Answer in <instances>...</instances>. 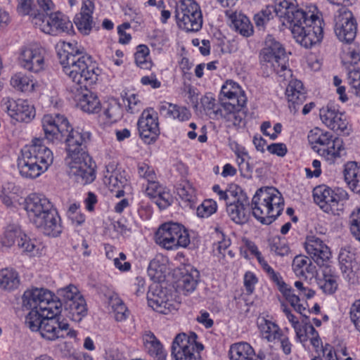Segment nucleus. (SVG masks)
Here are the masks:
<instances>
[{"label":"nucleus","mask_w":360,"mask_h":360,"mask_svg":"<svg viewBox=\"0 0 360 360\" xmlns=\"http://www.w3.org/2000/svg\"><path fill=\"white\" fill-rule=\"evenodd\" d=\"M24 209L30 222L44 234L58 237L63 232L60 217L45 196L37 193L29 195L25 200Z\"/></svg>","instance_id":"3"},{"label":"nucleus","mask_w":360,"mask_h":360,"mask_svg":"<svg viewBox=\"0 0 360 360\" xmlns=\"http://www.w3.org/2000/svg\"><path fill=\"white\" fill-rule=\"evenodd\" d=\"M137 172L139 177L145 179L147 183L157 179L154 169L145 162L138 164Z\"/></svg>","instance_id":"62"},{"label":"nucleus","mask_w":360,"mask_h":360,"mask_svg":"<svg viewBox=\"0 0 360 360\" xmlns=\"http://www.w3.org/2000/svg\"><path fill=\"white\" fill-rule=\"evenodd\" d=\"M72 43H65L63 50L58 52L60 63L63 72L80 89H87L96 82L101 70L91 56L83 55L75 49Z\"/></svg>","instance_id":"2"},{"label":"nucleus","mask_w":360,"mask_h":360,"mask_svg":"<svg viewBox=\"0 0 360 360\" xmlns=\"http://www.w3.org/2000/svg\"><path fill=\"white\" fill-rule=\"evenodd\" d=\"M278 290L282 294L284 299L290 303L291 307H293L297 312L307 317V315L304 314L306 308L300 303V295L296 294L295 289L285 283Z\"/></svg>","instance_id":"43"},{"label":"nucleus","mask_w":360,"mask_h":360,"mask_svg":"<svg viewBox=\"0 0 360 360\" xmlns=\"http://www.w3.org/2000/svg\"><path fill=\"white\" fill-rule=\"evenodd\" d=\"M349 314L352 322L360 333V300H356L352 304Z\"/></svg>","instance_id":"64"},{"label":"nucleus","mask_w":360,"mask_h":360,"mask_svg":"<svg viewBox=\"0 0 360 360\" xmlns=\"http://www.w3.org/2000/svg\"><path fill=\"white\" fill-rule=\"evenodd\" d=\"M20 283L19 273L13 267H5L0 269V289L5 291H13L17 289Z\"/></svg>","instance_id":"36"},{"label":"nucleus","mask_w":360,"mask_h":360,"mask_svg":"<svg viewBox=\"0 0 360 360\" xmlns=\"http://www.w3.org/2000/svg\"><path fill=\"white\" fill-rule=\"evenodd\" d=\"M18 246L30 256L34 257L39 255L40 243L36 239L30 238L25 234L21 236L18 241Z\"/></svg>","instance_id":"52"},{"label":"nucleus","mask_w":360,"mask_h":360,"mask_svg":"<svg viewBox=\"0 0 360 360\" xmlns=\"http://www.w3.org/2000/svg\"><path fill=\"white\" fill-rule=\"evenodd\" d=\"M103 181L110 191H113L117 189V197L124 195V192L122 188L127 184V179L122 174L120 170L114 169L112 165L107 166Z\"/></svg>","instance_id":"32"},{"label":"nucleus","mask_w":360,"mask_h":360,"mask_svg":"<svg viewBox=\"0 0 360 360\" xmlns=\"http://www.w3.org/2000/svg\"><path fill=\"white\" fill-rule=\"evenodd\" d=\"M40 290V296L38 298L39 309L44 313L49 312L54 314H60L62 308V302L56 300L52 292L44 288H38Z\"/></svg>","instance_id":"31"},{"label":"nucleus","mask_w":360,"mask_h":360,"mask_svg":"<svg viewBox=\"0 0 360 360\" xmlns=\"http://www.w3.org/2000/svg\"><path fill=\"white\" fill-rule=\"evenodd\" d=\"M91 135L87 131H72L65 139L67 172L70 178L82 185L90 184L96 178L91 159L83 148L90 140Z\"/></svg>","instance_id":"1"},{"label":"nucleus","mask_w":360,"mask_h":360,"mask_svg":"<svg viewBox=\"0 0 360 360\" xmlns=\"http://www.w3.org/2000/svg\"><path fill=\"white\" fill-rule=\"evenodd\" d=\"M155 242L166 250H176L186 248L190 244V236L183 225L167 222L162 224L156 231Z\"/></svg>","instance_id":"10"},{"label":"nucleus","mask_w":360,"mask_h":360,"mask_svg":"<svg viewBox=\"0 0 360 360\" xmlns=\"http://www.w3.org/2000/svg\"><path fill=\"white\" fill-rule=\"evenodd\" d=\"M215 101L212 96H205L201 98L202 105L210 119L222 120L228 124V127H239L242 124V118L235 115L234 112H228L222 102L219 105Z\"/></svg>","instance_id":"20"},{"label":"nucleus","mask_w":360,"mask_h":360,"mask_svg":"<svg viewBox=\"0 0 360 360\" xmlns=\"http://www.w3.org/2000/svg\"><path fill=\"white\" fill-rule=\"evenodd\" d=\"M215 233L219 238V240L214 244V252H217L219 254L222 255L224 257L226 250L231 245V240L229 238L226 237L225 235L218 229H215Z\"/></svg>","instance_id":"61"},{"label":"nucleus","mask_w":360,"mask_h":360,"mask_svg":"<svg viewBox=\"0 0 360 360\" xmlns=\"http://www.w3.org/2000/svg\"><path fill=\"white\" fill-rule=\"evenodd\" d=\"M78 105L83 111L88 113H97L101 108L98 96L92 92L84 94L79 98Z\"/></svg>","instance_id":"46"},{"label":"nucleus","mask_w":360,"mask_h":360,"mask_svg":"<svg viewBox=\"0 0 360 360\" xmlns=\"http://www.w3.org/2000/svg\"><path fill=\"white\" fill-rule=\"evenodd\" d=\"M33 25L41 32L51 35L68 32L72 27L71 21L65 15L55 11L45 15L41 13L39 18L34 16Z\"/></svg>","instance_id":"13"},{"label":"nucleus","mask_w":360,"mask_h":360,"mask_svg":"<svg viewBox=\"0 0 360 360\" xmlns=\"http://www.w3.org/2000/svg\"><path fill=\"white\" fill-rule=\"evenodd\" d=\"M10 84L15 91L26 94L34 92L38 86L37 82L33 76L21 72H17L11 77Z\"/></svg>","instance_id":"34"},{"label":"nucleus","mask_w":360,"mask_h":360,"mask_svg":"<svg viewBox=\"0 0 360 360\" xmlns=\"http://www.w3.org/2000/svg\"><path fill=\"white\" fill-rule=\"evenodd\" d=\"M333 137L330 132L316 127L309 131L308 141L312 148L317 152V148H324Z\"/></svg>","instance_id":"44"},{"label":"nucleus","mask_w":360,"mask_h":360,"mask_svg":"<svg viewBox=\"0 0 360 360\" xmlns=\"http://www.w3.org/2000/svg\"><path fill=\"white\" fill-rule=\"evenodd\" d=\"M272 8L276 15L281 20L283 19V24L286 23L289 29L291 28V25L304 19L305 13L308 11L299 8L296 0H275Z\"/></svg>","instance_id":"21"},{"label":"nucleus","mask_w":360,"mask_h":360,"mask_svg":"<svg viewBox=\"0 0 360 360\" xmlns=\"http://www.w3.org/2000/svg\"><path fill=\"white\" fill-rule=\"evenodd\" d=\"M94 10V0H82L80 11L75 16V26L84 35L89 34L93 27H95L93 18Z\"/></svg>","instance_id":"25"},{"label":"nucleus","mask_w":360,"mask_h":360,"mask_svg":"<svg viewBox=\"0 0 360 360\" xmlns=\"http://www.w3.org/2000/svg\"><path fill=\"white\" fill-rule=\"evenodd\" d=\"M62 302L65 310L75 321H80L87 314V307L84 298L73 285H70L60 290Z\"/></svg>","instance_id":"14"},{"label":"nucleus","mask_w":360,"mask_h":360,"mask_svg":"<svg viewBox=\"0 0 360 360\" xmlns=\"http://www.w3.org/2000/svg\"><path fill=\"white\" fill-rule=\"evenodd\" d=\"M137 126L140 137L146 143L150 144L157 140L160 128L158 113L153 108H148L142 112Z\"/></svg>","instance_id":"17"},{"label":"nucleus","mask_w":360,"mask_h":360,"mask_svg":"<svg viewBox=\"0 0 360 360\" xmlns=\"http://www.w3.org/2000/svg\"><path fill=\"white\" fill-rule=\"evenodd\" d=\"M253 216L262 224H271L283 212L284 200L274 187L261 188L252 199Z\"/></svg>","instance_id":"5"},{"label":"nucleus","mask_w":360,"mask_h":360,"mask_svg":"<svg viewBox=\"0 0 360 360\" xmlns=\"http://www.w3.org/2000/svg\"><path fill=\"white\" fill-rule=\"evenodd\" d=\"M259 328L262 337L269 342L281 338V331L279 326L271 321L262 319L259 323Z\"/></svg>","instance_id":"47"},{"label":"nucleus","mask_w":360,"mask_h":360,"mask_svg":"<svg viewBox=\"0 0 360 360\" xmlns=\"http://www.w3.org/2000/svg\"><path fill=\"white\" fill-rule=\"evenodd\" d=\"M334 31L338 39L349 44L356 35L357 24L352 13L347 8H341L335 16Z\"/></svg>","instance_id":"16"},{"label":"nucleus","mask_w":360,"mask_h":360,"mask_svg":"<svg viewBox=\"0 0 360 360\" xmlns=\"http://www.w3.org/2000/svg\"><path fill=\"white\" fill-rule=\"evenodd\" d=\"M108 122H116L121 117V108L115 101L107 103L103 106V111L101 115Z\"/></svg>","instance_id":"55"},{"label":"nucleus","mask_w":360,"mask_h":360,"mask_svg":"<svg viewBox=\"0 0 360 360\" xmlns=\"http://www.w3.org/2000/svg\"><path fill=\"white\" fill-rule=\"evenodd\" d=\"M344 176L349 188L355 193H360V164L349 162L345 165Z\"/></svg>","instance_id":"39"},{"label":"nucleus","mask_w":360,"mask_h":360,"mask_svg":"<svg viewBox=\"0 0 360 360\" xmlns=\"http://www.w3.org/2000/svg\"><path fill=\"white\" fill-rule=\"evenodd\" d=\"M260 58L262 62L266 63V67L277 75L279 82H284L292 76L291 70L288 67V58L284 48L272 36L266 37Z\"/></svg>","instance_id":"7"},{"label":"nucleus","mask_w":360,"mask_h":360,"mask_svg":"<svg viewBox=\"0 0 360 360\" xmlns=\"http://www.w3.org/2000/svg\"><path fill=\"white\" fill-rule=\"evenodd\" d=\"M270 250L276 255L283 257L290 252V248L284 238H274L271 244Z\"/></svg>","instance_id":"59"},{"label":"nucleus","mask_w":360,"mask_h":360,"mask_svg":"<svg viewBox=\"0 0 360 360\" xmlns=\"http://www.w3.org/2000/svg\"><path fill=\"white\" fill-rule=\"evenodd\" d=\"M177 194L179 198L193 204L196 200V192L193 185L188 181H183L177 188Z\"/></svg>","instance_id":"53"},{"label":"nucleus","mask_w":360,"mask_h":360,"mask_svg":"<svg viewBox=\"0 0 360 360\" xmlns=\"http://www.w3.org/2000/svg\"><path fill=\"white\" fill-rule=\"evenodd\" d=\"M229 352L230 360H257L254 349L248 342H240L233 344Z\"/></svg>","instance_id":"37"},{"label":"nucleus","mask_w":360,"mask_h":360,"mask_svg":"<svg viewBox=\"0 0 360 360\" xmlns=\"http://www.w3.org/2000/svg\"><path fill=\"white\" fill-rule=\"evenodd\" d=\"M148 304L154 311L167 314L170 311V304L165 297V294L159 289L149 291L147 294Z\"/></svg>","instance_id":"40"},{"label":"nucleus","mask_w":360,"mask_h":360,"mask_svg":"<svg viewBox=\"0 0 360 360\" xmlns=\"http://www.w3.org/2000/svg\"><path fill=\"white\" fill-rule=\"evenodd\" d=\"M195 333L178 334L172 342V356L174 360H201L200 352L204 346L197 342Z\"/></svg>","instance_id":"11"},{"label":"nucleus","mask_w":360,"mask_h":360,"mask_svg":"<svg viewBox=\"0 0 360 360\" xmlns=\"http://www.w3.org/2000/svg\"><path fill=\"white\" fill-rule=\"evenodd\" d=\"M174 17L179 27L187 32H198L202 28V14L195 0L176 1Z\"/></svg>","instance_id":"8"},{"label":"nucleus","mask_w":360,"mask_h":360,"mask_svg":"<svg viewBox=\"0 0 360 360\" xmlns=\"http://www.w3.org/2000/svg\"><path fill=\"white\" fill-rule=\"evenodd\" d=\"M40 290L37 288L25 290L22 297V306L27 310H39L38 307V298L40 296Z\"/></svg>","instance_id":"50"},{"label":"nucleus","mask_w":360,"mask_h":360,"mask_svg":"<svg viewBox=\"0 0 360 360\" xmlns=\"http://www.w3.org/2000/svg\"><path fill=\"white\" fill-rule=\"evenodd\" d=\"M233 152L236 157V162L241 176L247 179L251 178L253 167L250 163L251 158L247 150L244 147L236 144Z\"/></svg>","instance_id":"38"},{"label":"nucleus","mask_w":360,"mask_h":360,"mask_svg":"<svg viewBox=\"0 0 360 360\" xmlns=\"http://www.w3.org/2000/svg\"><path fill=\"white\" fill-rule=\"evenodd\" d=\"M1 106L7 114L18 122H28L35 116L33 105L27 100L6 97L2 99Z\"/></svg>","instance_id":"22"},{"label":"nucleus","mask_w":360,"mask_h":360,"mask_svg":"<svg viewBox=\"0 0 360 360\" xmlns=\"http://www.w3.org/2000/svg\"><path fill=\"white\" fill-rule=\"evenodd\" d=\"M123 101L127 112L132 114L139 112L143 106V103L139 98V96L135 94L127 95L123 99Z\"/></svg>","instance_id":"58"},{"label":"nucleus","mask_w":360,"mask_h":360,"mask_svg":"<svg viewBox=\"0 0 360 360\" xmlns=\"http://www.w3.org/2000/svg\"><path fill=\"white\" fill-rule=\"evenodd\" d=\"M313 197L314 202L323 212L340 215L344 210V204L348 200L349 195L342 188L333 190L325 185H321L314 188Z\"/></svg>","instance_id":"9"},{"label":"nucleus","mask_w":360,"mask_h":360,"mask_svg":"<svg viewBox=\"0 0 360 360\" xmlns=\"http://www.w3.org/2000/svg\"><path fill=\"white\" fill-rule=\"evenodd\" d=\"M291 79L289 81L285 89V95L289 103V108L295 112L298 110L300 105H302L306 100V91L300 80ZM289 78L287 79L288 80Z\"/></svg>","instance_id":"28"},{"label":"nucleus","mask_w":360,"mask_h":360,"mask_svg":"<svg viewBox=\"0 0 360 360\" xmlns=\"http://www.w3.org/2000/svg\"><path fill=\"white\" fill-rule=\"evenodd\" d=\"M292 270L297 276L307 278L308 276H313L316 271V266L312 264L311 260L303 255L295 257L292 264Z\"/></svg>","instance_id":"41"},{"label":"nucleus","mask_w":360,"mask_h":360,"mask_svg":"<svg viewBox=\"0 0 360 360\" xmlns=\"http://www.w3.org/2000/svg\"><path fill=\"white\" fill-rule=\"evenodd\" d=\"M16 11L20 15H28L33 24L34 16L39 18L41 13L37 11L34 7L32 6V0H17Z\"/></svg>","instance_id":"56"},{"label":"nucleus","mask_w":360,"mask_h":360,"mask_svg":"<svg viewBox=\"0 0 360 360\" xmlns=\"http://www.w3.org/2000/svg\"><path fill=\"white\" fill-rule=\"evenodd\" d=\"M19 188L14 183L7 182L4 184L0 191V200L7 207H13L14 202L18 197Z\"/></svg>","instance_id":"45"},{"label":"nucleus","mask_w":360,"mask_h":360,"mask_svg":"<svg viewBox=\"0 0 360 360\" xmlns=\"http://www.w3.org/2000/svg\"><path fill=\"white\" fill-rule=\"evenodd\" d=\"M349 226L352 236L360 241V207L355 208L350 214Z\"/></svg>","instance_id":"60"},{"label":"nucleus","mask_w":360,"mask_h":360,"mask_svg":"<svg viewBox=\"0 0 360 360\" xmlns=\"http://www.w3.org/2000/svg\"><path fill=\"white\" fill-rule=\"evenodd\" d=\"M320 267V272L317 274L316 278V283L323 292L332 295L335 292L338 287L335 271L328 264Z\"/></svg>","instance_id":"27"},{"label":"nucleus","mask_w":360,"mask_h":360,"mask_svg":"<svg viewBox=\"0 0 360 360\" xmlns=\"http://www.w3.org/2000/svg\"><path fill=\"white\" fill-rule=\"evenodd\" d=\"M53 161L51 150L43 143V139L35 138L21 149L18 168L22 177L35 179L45 172Z\"/></svg>","instance_id":"4"},{"label":"nucleus","mask_w":360,"mask_h":360,"mask_svg":"<svg viewBox=\"0 0 360 360\" xmlns=\"http://www.w3.org/2000/svg\"><path fill=\"white\" fill-rule=\"evenodd\" d=\"M217 209V202L212 199H207L198 207L196 213L200 217L207 218L214 214Z\"/></svg>","instance_id":"57"},{"label":"nucleus","mask_w":360,"mask_h":360,"mask_svg":"<svg viewBox=\"0 0 360 360\" xmlns=\"http://www.w3.org/2000/svg\"><path fill=\"white\" fill-rule=\"evenodd\" d=\"M339 259L341 269L344 273L347 274V276L349 280L353 283L357 281L360 276V269L358 267L357 263L347 261L346 259V255L343 252L340 253Z\"/></svg>","instance_id":"49"},{"label":"nucleus","mask_w":360,"mask_h":360,"mask_svg":"<svg viewBox=\"0 0 360 360\" xmlns=\"http://www.w3.org/2000/svg\"><path fill=\"white\" fill-rule=\"evenodd\" d=\"M238 190L239 192L234 200H231L226 204V211L232 221L236 224H243L248 220L249 200L241 189Z\"/></svg>","instance_id":"24"},{"label":"nucleus","mask_w":360,"mask_h":360,"mask_svg":"<svg viewBox=\"0 0 360 360\" xmlns=\"http://www.w3.org/2000/svg\"><path fill=\"white\" fill-rule=\"evenodd\" d=\"M305 250L319 266L328 264L331 256L329 248L323 240L316 236L307 238L305 243Z\"/></svg>","instance_id":"26"},{"label":"nucleus","mask_w":360,"mask_h":360,"mask_svg":"<svg viewBox=\"0 0 360 360\" xmlns=\"http://www.w3.org/2000/svg\"><path fill=\"white\" fill-rule=\"evenodd\" d=\"M60 314L47 312L44 317V321L38 330L41 337L48 340H55L59 338H63L65 333L70 337L75 336V331H69V324L63 321H60Z\"/></svg>","instance_id":"18"},{"label":"nucleus","mask_w":360,"mask_h":360,"mask_svg":"<svg viewBox=\"0 0 360 360\" xmlns=\"http://www.w3.org/2000/svg\"><path fill=\"white\" fill-rule=\"evenodd\" d=\"M149 49L144 44H140L136 48L134 53L136 64L142 69H149L151 67V62L149 60Z\"/></svg>","instance_id":"54"},{"label":"nucleus","mask_w":360,"mask_h":360,"mask_svg":"<svg viewBox=\"0 0 360 360\" xmlns=\"http://www.w3.org/2000/svg\"><path fill=\"white\" fill-rule=\"evenodd\" d=\"M41 125L45 139L55 143L61 141L64 137L75 131L68 119L60 114L45 115L41 120Z\"/></svg>","instance_id":"12"},{"label":"nucleus","mask_w":360,"mask_h":360,"mask_svg":"<svg viewBox=\"0 0 360 360\" xmlns=\"http://www.w3.org/2000/svg\"><path fill=\"white\" fill-rule=\"evenodd\" d=\"M154 202L160 210H165L171 205L173 202V197L169 190L166 188L154 198Z\"/></svg>","instance_id":"63"},{"label":"nucleus","mask_w":360,"mask_h":360,"mask_svg":"<svg viewBox=\"0 0 360 360\" xmlns=\"http://www.w3.org/2000/svg\"><path fill=\"white\" fill-rule=\"evenodd\" d=\"M143 342L145 349L150 356L157 360H166L167 352L153 333L145 332L143 335Z\"/></svg>","instance_id":"35"},{"label":"nucleus","mask_w":360,"mask_h":360,"mask_svg":"<svg viewBox=\"0 0 360 360\" xmlns=\"http://www.w3.org/2000/svg\"><path fill=\"white\" fill-rule=\"evenodd\" d=\"M198 278V271L191 268L190 270H186V272L184 274L181 278L179 280L177 288L185 295L191 293L197 287Z\"/></svg>","instance_id":"42"},{"label":"nucleus","mask_w":360,"mask_h":360,"mask_svg":"<svg viewBox=\"0 0 360 360\" xmlns=\"http://www.w3.org/2000/svg\"><path fill=\"white\" fill-rule=\"evenodd\" d=\"M322 122L338 134L348 135L351 128L345 113L340 112L335 106L328 105L320 110Z\"/></svg>","instance_id":"23"},{"label":"nucleus","mask_w":360,"mask_h":360,"mask_svg":"<svg viewBox=\"0 0 360 360\" xmlns=\"http://www.w3.org/2000/svg\"><path fill=\"white\" fill-rule=\"evenodd\" d=\"M22 235L18 224H8L4 228L1 243L4 246L11 247L15 243L16 238H20Z\"/></svg>","instance_id":"48"},{"label":"nucleus","mask_w":360,"mask_h":360,"mask_svg":"<svg viewBox=\"0 0 360 360\" xmlns=\"http://www.w3.org/2000/svg\"><path fill=\"white\" fill-rule=\"evenodd\" d=\"M347 80L352 92L360 97V54L355 51L348 53Z\"/></svg>","instance_id":"29"},{"label":"nucleus","mask_w":360,"mask_h":360,"mask_svg":"<svg viewBox=\"0 0 360 360\" xmlns=\"http://www.w3.org/2000/svg\"><path fill=\"white\" fill-rule=\"evenodd\" d=\"M226 15L231 21V26L242 36L248 37L253 34L252 25L246 15L232 11H227Z\"/></svg>","instance_id":"33"},{"label":"nucleus","mask_w":360,"mask_h":360,"mask_svg":"<svg viewBox=\"0 0 360 360\" xmlns=\"http://www.w3.org/2000/svg\"><path fill=\"white\" fill-rule=\"evenodd\" d=\"M46 313L37 309L30 310L25 317V325L30 330L38 332L40 329V326L44 321V317L46 316Z\"/></svg>","instance_id":"51"},{"label":"nucleus","mask_w":360,"mask_h":360,"mask_svg":"<svg viewBox=\"0 0 360 360\" xmlns=\"http://www.w3.org/2000/svg\"><path fill=\"white\" fill-rule=\"evenodd\" d=\"M317 153L330 164L335 163L338 159L345 154L342 140L333 137L324 148H317Z\"/></svg>","instance_id":"30"},{"label":"nucleus","mask_w":360,"mask_h":360,"mask_svg":"<svg viewBox=\"0 0 360 360\" xmlns=\"http://www.w3.org/2000/svg\"><path fill=\"white\" fill-rule=\"evenodd\" d=\"M220 96L221 102L224 103L228 112H234L235 115L242 118L243 123V115L240 109L246 103V97L240 86L236 82L228 80L221 86Z\"/></svg>","instance_id":"15"},{"label":"nucleus","mask_w":360,"mask_h":360,"mask_svg":"<svg viewBox=\"0 0 360 360\" xmlns=\"http://www.w3.org/2000/svg\"><path fill=\"white\" fill-rule=\"evenodd\" d=\"M18 60L23 69L34 73H38L45 68L43 49L37 44L22 46Z\"/></svg>","instance_id":"19"},{"label":"nucleus","mask_w":360,"mask_h":360,"mask_svg":"<svg viewBox=\"0 0 360 360\" xmlns=\"http://www.w3.org/2000/svg\"><path fill=\"white\" fill-rule=\"evenodd\" d=\"M323 25L321 13L312 6L305 13L304 18L291 25L290 30L297 43L310 49L323 39Z\"/></svg>","instance_id":"6"}]
</instances>
